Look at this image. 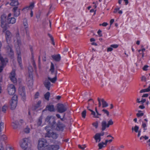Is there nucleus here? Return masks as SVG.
Instances as JSON below:
<instances>
[{
  "mask_svg": "<svg viewBox=\"0 0 150 150\" xmlns=\"http://www.w3.org/2000/svg\"><path fill=\"white\" fill-rule=\"evenodd\" d=\"M45 128L47 132L45 135V137L52 138L54 139H55L58 137V134L52 130L50 127L47 126Z\"/></svg>",
  "mask_w": 150,
  "mask_h": 150,
  "instance_id": "f257e3e1",
  "label": "nucleus"
},
{
  "mask_svg": "<svg viewBox=\"0 0 150 150\" xmlns=\"http://www.w3.org/2000/svg\"><path fill=\"white\" fill-rule=\"evenodd\" d=\"M6 16L5 14L2 15L0 17L1 25L3 28V32H4L9 27L8 22L7 21Z\"/></svg>",
  "mask_w": 150,
  "mask_h": 150,
  "instance_id": "f03ea898",
  "label": "nucleus"
},
{
  "mask_svg": "<svg viewBox=\"0 0 150 150\" xmlns=\"http://www.w3.org/2000/svg\"><path fill=\"white\" fill-rule=\"evenodd\" d=\"M48 144L46 139L44 138L40 139L38 141V149L39 150H43V148L47 146Z\"/></svg>",
  "mask_w": 150,
  "mask_h": 150,
  "instance_id": "7ed1b4c3",
  "label": "nucleus"
},
{
  "mask_svg": "<svg viewBox=\"0 0 150 150\" xmlns=\"http://www.w3.org/2000/svg\"><path fill=\"white\" fill-rule=\"evenodd\" d=\"M113 124V122L111 119L109 120L108 122V123L105 120H103L101 122V130L102 131L105 130L106 128L109 127L110 125H112Z\"/></svg>",
  "mask_w": 150,
  "mask_h": 150,
  "instance_id": "20e7f679",
  "label": "nucleus"
},
{
  "mask_svg": "<svg viewBox=\"0 0 150 150\" xmlns=\"http://www.w3.org/2000/svg\"><path fill=\"white\" fill-rule=\"evenodd\" d=\"M67 109V106L62 103H58L57 105V110L60 113H62L66 111Z\"/></svg>",
  "mask_w": 150,
  "mask_h": 150,
  "instance_id": "39448f33",
  "label": "nucleus"
},
{
  "mask_svg": "<svg viewBox=\"0 0 150 150\" xmlns=\"http://www.w3.org/2000/svg\"><path fill=\"white\" fill-rule=\"evenodd\" d=\"M30 144V141L28 138H25L23 139V142L20 144L21 147L23 149L25 150Z\"/></svg>",
  "mask_w": 150,
  "mask_h": 150,
  "instance_id": "423d86ee",
  "label": "nucleus"
},
{
  "mask_svg": "<svg viewBox=\"0 0 150 150\" xmlns=\"http://www.w3.org/2000/svg\"><path fill=\"white\" fill-rule=\"evenodd\" d=\"M45 121L46 122L52 126H53L56 123L54 117L52 116H47L45 119Z\"/></svg>",
  "mask_w": 150,
  "mask_h": 150,
  "instance_id": "0eeeda50",
  "label": "nucleus"
},
{
  "mask_svg": "<svg viewBox=\"0 0 150 150\" xmlns=\"http://www.w3.org/2000/svg\"><path fill=\"white\" fill-rule=\"evenodd\" d=\"M0 60L1 62V65L0 66V72H1L3 70L6 64L8 62V60L6 58L4 59L1 54H0Z\"/></svg>",
  "mask_w": 150,
  "mask_h": 150,
  "instance_id": "6e6552de",
  "label": "nucleus"
},
{
  "mask_svg": "<svg viewBox=\"0 0 150 150\" xmlns=\"http://www.w3.org/2000/svg\"><path fill=\"white\" fill-rule=\"evenodd\" d=\"M8 91L9 95H13L16 91L14 86L13 84L9 85L8 88Z\"/></svg>",
  "mask_w": 150,
  "mask_h": 150,
  "instance_id": "1a4fd4ad",
  "label": "nucleus"
},
{
  "mask_svg": "<svg viewBox=\"0 0 150 150\" xmlns=\"http://www.w3.org/2000/svg\"><path fill=\"white\" fill-rule=\"evenodd\" d=\"M7 139V137L5 135H3L1 136L0 139V150H4L2 146L3 143Z\"/></svg>",
  "mask_w": 150,
  "mask_h": 150,
  "instance_id": "9d476101",
  "label": "nucleus"
},
{
  "mask_svg": "<svg viewBox=\"0 0 150 150\" xmlns=\"http://www.w3.org/2000/svg\"><path fill=\"white\" fill-rule=\"evenodd\" d=\"M27 83L28 86H32L33 84V76L30 74L27 79Z\"/></svg>",
  "mask_w": 150,
  "mask_h": 150,
  "instance_id": "9b49d317",
  "label": "nucleus"
},
{
  "mask_svg": "<svg viewBox=\"0 0 150 150\" xmlns=\"http://www.w3.org/2000/svg\"><path fill=\"white\" fill-rule=\"evenodd\" d=\"M10 78L11 80L14 83L17 82L16 79L15 77V72L14 71H13L11 73L10 75Z\"/></svg>",
  "mask_w": 150,
  "mask_h": 150,
  "instance_id": "f8f14e48",
  "label": "nucleus"
},
{
  "mask_svg": "<svg viewBox=\"0 0 150 150\" xmlns=\"http://www.w3.org/2000/svg\"><path fill=\"white\" fill-rule=\"evenodd\" d=\"M65 127V126L63 124L58 122L57 124L56 129L58 131H62Z\"/></svg>",
  "mask_w": 150,
  "mask_h": 150,
  "instance_id": "ddd939ff",
  "label": "nucleus"
},
{
  "mask_svg": "<svg viewBox=\"0 0 150 150\" xmlns=\"http://www.w3.org/2000/svg\"><path fill=\"white\" fill-rule=\"evenodd\" d=\"M14 13V15L15 16L17 17L20 14V9L18 8L17 6L14 7L13 9Z\"/></svg>",
  "mask_w": 150,
  "mask_h": 150,
  "instance_id": "4468645a",
  "label": "nucleus"
},
{
  "mask_svg": "<svg viewBox=\"0 0 150 150\" xmlns=\"http://www.w3.org/2000/svg\"><path fill=\"white\" fill-rule=\"evenodd\" d=\"M17 60L18 63L19 64V65L21 68H22V59L20 52V51H17Z\"/></svg>",
  "mask_w": 150,
  "mask_h": 150,
  "instance_id": "2eb2a0df",
  "label": "nucleus"
},
{
  "mask_svg": "<svg viewBox=\"0 0 150 150\" xmlns=\"http://www.w3.org/2000/svg\"><path fill=\"white\" fill-rule=\"evenodd\" d=\"M34 7V4L33 3H31L30 5L28 6H27L25 8H24L23 10H24L25 9H27L28 10H31ZM30 15L31 17H32L33 15V11L32 10H31V12L30 13Z\"/></svg>",
  "mask_w": 150,
  "mask_h": 150,
  "instance_id": "dca6fc26",
  "label": "nucleus"
},
{
  "mask_svg": "<svg viewBox=\"0 0 150 150\" xmlns=\"http://www.w3.org/2000/svg\"><path fill=\"white\" fill-rule=\"evenodd\" d=\"M45 110H48L50 112H54L55 110L54 106L52 105H47Z\"/></svg>",
  "mask_w": 150,
  "mask_h": 150,
  "instance_id": "f3484780",
  "label": "nucleus"
},
{
  "mask_svg": "<svg viewBox=\"0 0 150 150\" xmlns=\"http://www.w3.org/2000/svg\"><path fill=\"white\" fill-rule=\"evenodd\" d=\"M3 33H5L6 39L7 42H8L10 40L11 37V32L8 30H6L5 32Z\"/></svg>",
  "mask_w": 150,
  "mask_h": 150,
  "instance_id": "a211bd4d",
  "label": "nucleus"
},
{
  "mask_svg": "<svg viewBox=\"0 0 150 150\" xmlns=\"http://www.w3.org/2000/svg\"><path fill=\"white\" fill-rule=\"evenodd\" d=\"M45 87L48 90H50L51 87V83L48 80H45L44 83Z\"/></svg>",
  "mask_w": 150,
  "mask_h": 150,
  "instance_id": "6ab92c4d",
  "label": "nucleus"
},
{
  "mask_svg": "<svg viewBox=\"0 0 150 150\" xmlns=\"http://www.w3.org/2000/svg\"><path fill=\"white\" fill-rule=\"evenodd\" d=\"M52 57L54 60L57 62L59 61L61 58L59 54L52 55Z\"/></svg>",
  "mask_w": 150,
  "mask_h": 150,
  "instance_id": "aec40b11",
  "label": "nucleus"
},
{
  "mask_svg": "<svg viewBox=\"0 0 150 150\" xmlns=\"http://www.w3.org/2000/svg\"><path fill=\"white\" fill-rule=\"evenodd\" d=\"M57 71H56L55 73V76L54 77L51 78L49 77H48V80H50L51 82L52 83H54L56 81L57 79Z\"/></svg>",
  "mask_w": 150,
  "mask_h": 150,
  "instance_id": "412c9836",
  "label": "nucleus"
},
{
  "mask_svg": "<svg viewBox=\"0 0 150 150\" xmlns=\"http://www.w3.org/2000/svg\"><path fill=\"white\" fill-rule=\"evenodd\" d=\"M59 148V145H52L49 146V149L50 150H58Z\"/></svg>",
  "mask_w": 150,
  "mask_h": 150,
  "instance_id": "4be33fe9",
  "label": "nucleus"
},
{
  "mask_svg": "<svg viewBox=\"0 0 150 150\" xmlns=\"http://www.w3.org/2000/svg\"><path fill=\"white\" fill-rule=\"evenodd\" d=\"M17 102L15 101H11V108L12 110L14 109L17 106Z\"/></svg>",
  "mask_w": 150,
  "mask_h": 150,
  "instance_id": "5701e85b",
  "label": "nucleus"
},
{
  "mask_svg": "<svg viewBox=\"0 0 150 150\" xmlns=\"http://www.w3.org/2000/svg\"><path fill=\"white\" fill-rule=\"evenodd\" d=\"M7 21H8V24L10 23L14 24L16 22V19L13 17L7 18Z\"/></svg>",
  "mask_w": 150,
  "mask_h": 150,
  "instance_id": "b1692460",
  "label": "nucleus"
},
{
  "mask_svg": "<svg viewBox=\"0 0 150 150\" xmlns=\"http://www.w3.org/2000/svg\"><path fill=\"white\" fill-rule=\"evenodd\" d=\"M93 138L95 139L96 142H99L101 140V137H100L99 136L97 135V134L96 133Z\"/></svg>",
  "mask_w": 150,
  "mask_h": 150,
  "instance_id": "393cba45",
  "label": "nucleus"
},
{
  "mask_svg": "<svg viewBox=\"0 0 150 150\" xmlns=\"http://www.w3.org/2000/svg\"><path fill=\"white\" fill-rule=\"evenodd\" d=\"M100 100L102 103V108L106 107L108 106V104L103 99H101Z\"/></svg>",
  "mask_w": 150,
  "mask_h": 150,
  "instance_id": "a878e982",
  "label": "nucleus"
},
{
  "mask_svg": "<svg viewBox=\"0 0 150 150\" xmlns=\"http://www.w3.org/2000/svg\"><path fill=\"white\" fill-rule=\"evenodd\" d=\"M11 2L10 4L11 6H16L18 4L17 0H11Z\"/></svg>",
  "mask_w": 150,
  "mask_h": 150,
  "instance_id": "bb28decb",
  "label": "nucleus"
},
{
  "mask_svg": "<svg viewBox=\"0 0 150 150\" xmlns=\"http://www.w3.org/2000/svg\"><path fill=\"white\" fill-rule=\"evenodd\" d=\"M89 110L91 112V114L93 115V117L95 118H99V115H98L96 114V112H95L92 110Z\"/></svg>",
  "mask_w": 150,
  "mask_h": 150,
  "instance_id": "cd10ccee",
  "label": "nucleus"
},
{
  "mask_svg": "<svg viewBox=\"0 0 150 150\" xmlns=\"http://www.w3.org/2000/svg\"><path fill=\"white\" fill-rule=\"evenodd\" d=\"M19 125L18 122L17 121H15L14 122H13L12 124V126L13 127V129H17L18 125Z\"/></svg>",
  "mask_w": 150,
  "mask_h": 150,
  "instance_id": "c85d7f7f",
  "label": "nucleus"
},
{
  "mask_svg": "<svg viewBox=\"0 0 150 150\" xmlns=\"http://www.w3.org/2000/svg\"><path fill=\"white\" fill-rule=\"evenodd\" d=\"M54 64L52 62L51 63V66H50V71L51 72V74H53L54 72Z\"/></svg>",
  "mask_w": 150,
  "mask_h": 150,
  "instance_id": "c756f323",
  "label": "nucleus"
},
{
  "mask_svg": "<svg viewBox=\"0 0 150 150\" xmlns=\"http://www.w3.org/2000/svg\"><path fill=\"white\" fill-rule=\"evenodd\" d=\"M42 116H40L37 122V125L38 126H40L42 122Z\"/></svg>",
  "mask_w": 150,
  "mask_h": 150,
  "instance_id": "7c9ffc66",
  "label": "nucleus"
},
{
  "mask_svg": "<svg viewBox=\"0 0 150 150\" xmlns=\"http://www.w3.org/2000/svg\"><path fill=\"white\" fill-rule=\"evenodd\" d=\"M50 93L49 92H47L45 95L44 97L45 99L47 100H49V98L50 96Z\"/></svg>",
  "mask_w": 150,
  "mask_h": 150,
  "instance_id": "2f4dec72",
  "label": "nucleus"
},
{
  "mask_svg": "<svg viewBox=\"0 0 150 150\" xmlns=\"http://www.w3.org/2000/svg\"><path fill=\"white\" fill-rule=\"evenodd\" d=\"M98 146L99 147V149H101L103 147H105V145H104V143L103 142H102L99 143L98 144Z\"/></svg>",
  "mask_w": 150,
  "mask_h": 150,
  "instance_id": "473e14b6",
  "label": "nucleus"
},
{
  "mask_svg": "<svg viewBox=\"0 0 150 150\" xmlns=\"http://www.w3.org/2000/svg\"><path fill=\"white\" fill-rule=\"evenodd\" d=\"M90 101H92V103L93 104L94 103V101L93 100V99H92L91 98L89 99L88 100V105L87 107V109L89 110H91L90 109H89V108L90 107V106L91 105V104L89 103V102Z\"/></svg>",
  "mask_w": 150,
  "mask_h": 150,
  "instance_id": "72a5a7b5",
  "label": "nucleus"
},
{
  "mask_svg": "<svg viewBox=\"0 0 150 150\" xmlns=\"http://www.w3.org/2000/svg\"><path fill=\"white\" fill-rule=\"evenodd\" d=\"M4 128V123L3 122H0V134H1L2 129Z\"/></svg>",
  "mask_w": 150,
  "mask_h": 150,
  "instance_id": "f704fd0d",
  "label": "nucleus"
},
{
  "mask_svg": "<svg viewBox=\"0 0 150 150\" xmlns=\"http://www.w3.org/2000/svg\"><path fill=\"white\" fill-rule=\"evenodd\" d=\"M19 93L20 94L23 96H25V93L24 91L23 90H19Z\"/></svg>",
  "mask_w": 150,
  "mask_h": 150,
  "instance_id": "c9c22d12",
  "label": "nucleus"
},
{
  "mask_svg": "<svg viewBox=\"0 0 150 150\" xmlns=\"http://www.w3.org/2000/svg\"><path fill=\"white\" fill-rule=\"evenodd\" d=\"M92 125L95 127L96 129L98 128V122L97 121H96L92 123Z\"/></svg>",
  "mask_w": 150,
  "mask_h": 150,
  "instance_id": "e433bc0d",
  "label": "nucleus"
},
{
  "mask_svg": "<svg viewBox=\"0 0 150 150\" xmlns=\"http://www.w3.org/2000/svg\"><path fill=\"white\" fill-rule=\"evenodd\" d=\"M41 103V101L40 100L39 101L37 104L35 106V109H36L38 108L40 105Z\"/></svg>",
  "mask_w": 150,
  "mask_h": 150,
  "instance_id": "4c0bfd02",
  "label": "nucleus"
},
{
  "mask_svg": "<svg viewBox=\"0 0 150 150\" xmlns=\"http://www.w3.org/2000/svg\"><path fill=\"white\" fill-rule=\"evenodd\" d=\"M17 96L16 95H14L12 98L11 101H15L17 102Z\"/></svg>",
  "mask_w": 150,
  "mask_h": 150,
  "instance_id": "58836bf2",
  "label": "nucleus"
},
{
  "mask_svg": "<svg viewBox=\"0 0 150 150\" xmlns=\"http://www.w3.org/2000/svg\"><path fill=\"white\" fill-rule=\"evenodd\" d=\"M86 110H84L81 113V115L82 117L85 118L86 115Z\"/></svg>",
  "mask_w": 150,
  "mask_h": 150,
  "instance_id": "ea45409f",
  "label": "nucleus"
},
{
  "mask_svg": "<svg viewBox=\"0 0 150 150\" xmlns=\"http://www.w3.org/2000/svg\"><path fill=\"white\" fill-rule=\"evenodd\" d=\"M24 132L26 133H28L30 132V129L27 127L24 129Z\"/></svg>",
  "mask_w": 150,
  "mask_h": 150,
  "instance_id": "a19ab883",
  "label": "nucleus"
},
{
  "mask_svg": "<svg viewBox=\"0 0 150 150\" xmlns=\"http://www.w3.org/2000/svg\"><path fill=\"white\" fill-rule=\"evenodd\" d=\"M102 111L104 112L106 114L107 116H108L109 115V112L107 110L103 109L102 110Z\"/></svg>",
  "mask_w": 150,
  "mask_h": 150,
  "instance_id": "79ce46f5",
  "label": "nucleus"
},
{
  "mask_svg": "<svg viewBox=\"0 0 150 150\" xmlns=\"http://www.w3.org/2000/svg\"><path fill=\"white\" fill-rule=\"evenodd\" d=\"M23 24L25 27L26 28L28 27V23H27V20L25 19L23 21Z\"/></svg>",
  "mask_w": 150,
  "mask_h": 150,
  "instance_id": "37998d69",
  "label": "nucleus"
},
{
  "mask_svg": "<svg viewBox=\"0 0 150 150\" xmlns=\"http://www.w3.org/2000/svg\"><path fill=\"white\" fill-rule=\"evenodd\" d=\"M86 146L85 145H82L81 146L80 145H78V147L79 148L82 149L83 150L86 147Z\"/></svg>",
  "mask_w": 150,
  "mask_h": 150,
  "instance_id": "c03bdc74",
  "label": "nucleus"
},
{
  "mask_svg": "<svg viewBox=\"0 0 150 150\" xmlns=\"http://www.w3.org/2000/svg\"><path fill=\"white\" fill-rule=\"evenodd\" d=\"M139 129V127L137 125H135L134 127V130L136 132H138Z\"/></svg>",
  "mask_w": 150,
  "mask_h": 150,
  "instance_id": "a18cd8bd",
  "label": "nucleus"
},
{
  "mask_svg": "<svg viewBox=\"0 0 150 150\" xmlns=\"http://www.w3.org/2000/svg\"><path fill=\"white\" fill-rule=\"evenodd\" d=\"M39 96V93L38 92H36L34 95V98L35 99H36L38 98Z\"/></svg>",
  "mask_w": 150,
  "mask_h": 150,
  "instance_id": "49530a36",
  "label": "nucleus"
},
{
  "mask_svg": "<svg viewBox=\"0 0 150 150\" xmlns=\"http://www.w3.org/2000/svg\"><path fill=\"white\" fill-rule=\"evenodd\" d=\"M32 62H33V67H34V68H35L36 67V65H35V62L34 61V57H33L32 56Z\"/></svg>",
  "mask_w": 150,
  "mask_h": 150,
  "instance_id": "de8ad7c7",
  "label": "nucleus"
},
{
  "mask_svg": "<svg viewBox=\"0 0 150 150\" xmlns=\"http://www.w3.org/2000/svg\"><path fill=\"white\" fill-rule=\"evenodd\" d=\"M118 46V45L116 44L112 45L110 46V47H112V48H117Z\"/></svg>",
  "mask_w": 150,
  "mask_h": 150,
  "instance_id": "09e8293b",
  "label": "nucleus"
},
{
  "mask_svg": "<svg viewBox=\"0 0 150 150\" xmlns=\"http://www.w3.org/2000/svg\"><path fill=\"white\" fill-rule=\"evenodd\" d=\"M101 100V99H100L99 98H98V107H100V106H101V100Z\"/></svg>",
  "mask_w": 150,
  "mask_h": 150,
  "instance_id": "8fccbe9b",
  "label": "nucleus"
},
{
  "mask_svg": "<svg viewBox=\"0 0 150 150\" xmlns=\"http://www.w3.org/2000/svg\"><path fill=\"white\" fill-rule=\"evenodd\" d=\"M136 115L138 117H139L143 116L144 115V113H137Z\"/></svg>",
  "mask_w": 150,
  "mask_h": 150,
  "instance_id": "3c124183",
  "label": "nucleus"
},
{
  "mask_svg": "<svg viewBox=\"0 0 150 150\" xmlns=\"http://www.w3.org/2000/svg\"><path fill=\"white\" fill-rule=\"evenodd\" d=\"M104 132H102L101 133H97V135L99 136L100 137H101V136H103L104 134Z\"/></svg>",
  "mask_w": 150,
  "mask_h": 150,
  "instance_id": "603ef678",
  "label": "nucleus"
},
{
  "mask_svg": "<svg viewBox=\"0 0 150 150\" xmlns=\"http://www.w3.org/2000/svg\"><path fill=\"white\" fill-rule=\"evenodd\" d=\"M145 92H148L147 88L144 89H142L140 91V93H142Z\"/></svg>",
  "mask_w": 150,
  "mask_h": 150,
  "instance_id": "864d4df0",
  "label": "nucleus"
},
{
  "mask_svg": "<svg viewBox=\"0 0 150 150\" xmlns=\"http://www.w3.org/2000/svg\"><path fill=\"white\" fill-rule=\"evenodd\" d=\"M7 109V107L6 106H4L2 108V111L5 112Z\"/></svg>",
  "mask_w": 150,
  "mask_h": 150,
  "instance_id": "5fc2aeb1",
  "label": "nucleus"
},
{
  "mask_svg": "<svg viewBox=\"0 0 150 150\" xmlns=\"http://www.w3.org/2000/svg\"><path fill=\"white\" fill-rule=\"evenodd\" d=\"M148 67V66L147 65H145L143 68L142 69L144 71H146L147 70V68Z\"/></svg>",
  "mask_w": 150,
  "mask_h": 150,
  "instance_id": "6e6d98bb",
  "label": "nucleus"
},
{
  "mask_svg": "<svg viewBox=\"0 0 150 150\" xmlns=\"http://www.w3.org/2000/svg\"><path fill=\"white\" fill-rule=\"evenodd\" d=\"M108 23L106 22H104L102 24H100V25H102L103 26H106L108 25Z\"/></svg>",
  "mask_w": 150,
  "mask_h": 150,
  "instance_id": "4d7b16f0",
  "label": "nucleus"
},
{
  "mask_svg": "<svg viewBox=\"0 0 150 150\" xmlns=\"http://www.w3.org/2000/svg\"><path fill=\"white\" fill-rule=\"evenodd\" d=\"M142 126L143 128H145L146 127V123L142 122Z\"/></svg>",
  "mask_w": 150,
  "mask_h": 150,
  "instance_id": "13d9d810",
  "label": "nucleus"
},
{
  "mask_svg": "<svg viewBox=\"0 0 150 150\" xmlns=\"http://www.w3.org/2000/svg\"><path fill=\"white\" fill-rule=\"evenodd\" d=\"M113 50V48H112V47H108V48H107V51L108 52H110V51H111L112 50Z\"/></svg>",
  "mask_w": 150,
  "mask_h": 150,
  "instance_id": "bf43d9fd",
  "label": "nucleus"
},
{
  "mask_svg": "<svg viewBox=\"0 0 150 150\" xmlns=\"http://www.w3.org/2000/svg\"><path fill=\"white\" fill-rule=\"evenodd\" d=\"M101 30H98L97 32L98 33V35H99L100 37L102 36V34L101 33Z\"/></svg>",
  "mask_w": 150,
  "mask_h": 150,
  "instance_id": "052dcab7",
  "label": "nucleus"
},
{
  "mask_svg": "<svg viewBox=\"0 0 150 150\" xmlns=\"http://www.w3.org/2000/svg\"><path fill=\"white\" fill-rule=\"evenodd\" d=\"M146 79V78L145 76H142V77L141 78V80L142 81H145Z\"/></svg>",
  "mask_w": 150,
  "mask_h": 150,
  "instance_id": "680f3d73",
  "label": "nucleus"
},
{
  "mask_svg": "<svg viewBox=\"0 0 150 150\" xmlns=\"http://www.w3.org/2000/svg\"><path fill=\"white\" fill-rule=\"evenodd\" d=\"M95 111H96V114H97L98 115H99L100 116H101V114H99L97 110V107H96L95 108Z\"/></svg>",
  "mask_w": 150,
  "mask_h": 150,
  "instance_id": "e2e57ef3",
  "label": "nucleus"
},
{
  "mask_svg": "<svg viewBox=\"0 0 150 150\" xmlns=\"http://www.w3.org/2000/svg\"><path fill=\"white\" fill-rule=\"evenodd\" d=\"M114 19H112L110 20V25H111L114 22Z\"/></svg>",
  "mask_w": 150,
  "mask_h": 150,
  "instance_id": "0e129e2a",
  "label": "nucleus"
},
{
  "mask_svg": "<svg viewBox=\"0 0 150 150\" xmlns=\"http://www.w3.org/2000/svg\"><path fill=\"white\" fill-rule=\"evenodd\" d=\"M139 108L141 109H144L145 108V107L143 105H141L139 106Z\"/></svg>",
  "mask_w": 150,
  "mask_h": 150,
  "instance_id": "69168bd1",
  "label": "nucleus"
},
{
  "mask_svg": "<svg viewBox=\"0 0 150 150\" xmlns=\"http://www.w3.org/2000/svg\"><path fill=\"white\" fill-rule=\"evenodd\" d=\"M148 96V94H144L142 96V97H147Z\"/></svg>",
  "mask_w": 150,
  "mask_h": 150,
  "instance_id": "338daca9",
  "label": "nucleus"
},
{
  "mask_svg": "<svg viewBox=\"0 0 150 150\" xmlns=\"http://www.w3.org/2000/svg\"><path fill=\"white\" fill-rule=\"evenodd\" d=\"M111 150H120V149L118 148H115L112 147L111 149Z\"/></svg>",
  "mask_w": 150,
  "mask_h": 150,
  "instance_id": "774afa93",
  "label": "nucleus"
}]
</instances>
